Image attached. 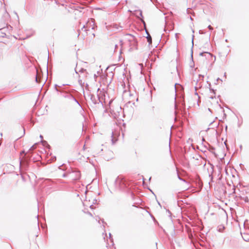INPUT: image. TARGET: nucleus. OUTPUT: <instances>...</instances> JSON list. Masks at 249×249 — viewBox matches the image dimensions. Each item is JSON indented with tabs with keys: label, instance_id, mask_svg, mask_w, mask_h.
Wrapping results in <instances>:
<instances>
[{
	"label": "nucleus",
	"instance_id": "obj_1",
	"mask_svg": "<svg viewBox=\"0 0 249 249\" xmlns=\"http://www.w3.org/2000/svg\"><path fill=\"white\" fill-rule=\"evenodd\" d=\"M84 221L89 225L92 226L97 222L95 219L90 213H86L83 217Z\"/></svg>",
	"mask_w": 249,
	"mask_h": 249
},
{
	"label": "nucleus",
	"instance_id": "obj_2",
	"mask_svg": "<svg viewBox=\"0 0 249 249\" xmlns=\"http://www.w3.org/2000/svg\"><path fill=\"white\" fill-rule=\"evenodd\" d=\"M208 110L210 112L209 116L207 119H205V118H204V121H205L207 123L209 124H211L212 123H213V120L211 118V117H212V112L210 111V108L208 109Z\"/></svg>",
	"mask_w": 249,
	"mask_h": 249
},
{
	"label": "nucleus",
	"instance_id": "obj_3",
	"mask_svg": "<svg viewBox=\"0 0 249 249\" xmlns=\"http://www.w3.org/2000/svg\"><path fill=\"white\" fill-rule=\"evenodd\" d=\"M110 47L111 48V51L112 52H114L117 48V45L116 44H115L114 43H111L110 44Z\"/></svg>",
	"mask_w": 249,
	"mask_h": 249
},
{
	"label": "nucleus",
	"instance_id": "obj_4",
	"mask_svg": "<svg viewBox=\"0 0 249 249\" xmlns=\"http://www.w3.org/2000/svg\"><path fill=\"white\" fill-rule=\"evenodd\" d=\"M74 174H75V177L74 178V179L76 180L80 178V173L79 171L75 172Z\"/></svg>",
	"mask_w": 249,
	"mask_h": 249
},
{
	"label": "nucleus",
	"instance_id": "obj_5",
	"mask_svg": "<svg viewBox=\"0 0 249 249\" xmlns=\"http://www.w3.org/2000/svg\"><path fill=\"white\" fill-rule=\"evenodd\" d=\"M147 40L149 43H152V38H151V36H149V37H147Z\"/></svg>",
	"mask_w": 249,
	"mask_h": 249
},
{
	"label": "nucleus",
	"instance_id": "obj_6",
	"mask_svg": "<svg viewBox=\"0 0 249 249\" xmlns=\"http://www.w3.org/2000/svg\"><path fill=\"white\" fill-rule=\"evenodd\" d=\"M36 81L37 83H39L40 82V80L38 78V77L37 76L36 77Z\"/></svg>",
	"mask_w": 249,
	"mask_h": 249
},
{
	"label": "nucleus",
	"instance_id": "obj_7",
	"mask_svg": "<svg viewBox=\"0 0 249 249\" xmlns=\"http://www.w3.org/2000/svg\"><path fill=\"white\" fill-rule=\"evenodd\" d=\"M209 28L210 30H211V29H213V28H212V27H211V26H210H210H209Z\"/></svg>",
	"mask_w": 249,
	"mask_h": 249
},
{
	"label": "nucleus",
	"instance_id": "obj_8",
	"mask_svg": "<svg viewBox=\"0 0 249 249\" xmlns=\"http://www.w3.org/2000/svg\"><path fill=\"white\" fill-rule=\"evenodd\" d=\"M247 198L248 199V201H249V198L248 196H247Z\"/></svg>",
	"mask_w": 249,
	"mask_h": 249
},
{
	"label": "nucleus",
	"instance_id": "obj_9",
	"mask_svg": "<svg viewBox=\"0 0 249 249\" xmlns=\"http://www.w3.org/2000/svg\"><path fill=\"white\" fill-rule=\"evenodd\" d=\"M40 137L41 139H42L43 137L41 135H40Z\"/></svg>",
	"mask_w": 249,
	"mask_h": 249
},
{
	"label": "nucleus",
	"instance_id": "obj_10",
	"mask_svg": "<svg viewBox=\"0 0 249 249\" xmlns=\"http://www.w3.org/2000/svg\"><path fill=\"white\" fill-rule=\"evenodd\" d=\"M208 103H211V101H209Z\"/></svg>",
	"mask_w": 249,
	"mask_h": 249
}]
</instances>
